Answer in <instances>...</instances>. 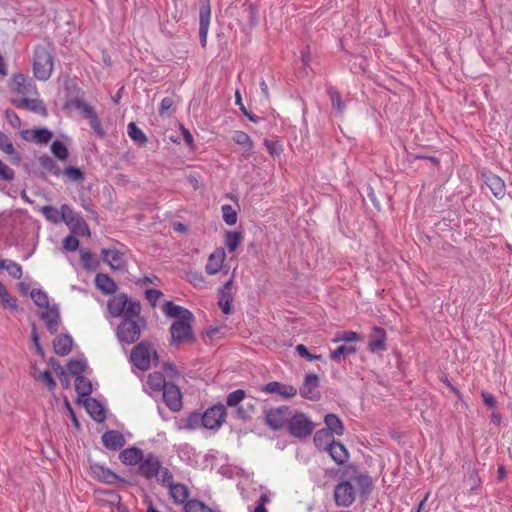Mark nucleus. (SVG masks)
<instances>
[{
    "mask_svg": "<svg viewBox=\"0 0 512 512\" xmlns=\"http://www.w3.org/2000/svg\"><path fill=\"white\" fill-rule=\"evenodd\" d=\"M373 488L372 478L354 463H348L341 469L338 483L334 486L333 500L337 507L348 508L356 500L357 492L367 496Z\"/></svg>",
    "mask_w": 512,
    "mask_h": 512,
    "instance_id": "f257e3e1",
    "label": "nucleus"
},
{
    "mask_svg": "<svg viewBox=\"0 0 512 512\" xmlns=\"http://www.w3.org/2000/svg\"><path fill=\"white\" fill-rule=\"evenodd\" d=\"M53 48L48 45H37L33 53L34 77L40 81H47L53 72Z\"/></svg>",
    "mask_w": 512,
    "mask_h": 512,
    "instance_id": "f03ea898",
    "label": "nucleus"
},
{
    "mask_svg": "<svg viewBox=\"0 0 512 512\" xmlns=\"http://www.w3.org/2000/svg\"><path fill=\"white\" fill-rule=\"evenodd\" d=\"M109 313L113 317H139L141 313V303L130 299L127 294L119 293L114 295L107 302Z\"/></svg>",
    "mask_w": 512,
    "mask_h": 512,
    "instance_id": "7ed1b4c3",
    "label": "nucleus"
},
{
    "mask_svg": "<svg viewBox=\"0 0 512 512\" xmlns=\"http://www.w3.org/2000/svg\"><path fill=\"white\" fill-rule=\"evenodd\" d=\"M145 326L146 320L140 314L139 317H125L116 329L117 339L123 344L136 343L141 336V330Z\"/></svg>",
    "mask_w": 512,
    "mask_h": 512,
    "instance_id": "20e7f679",
    "label": "nucleus"
},
{
    "mask_svg": "<svg viewBox=\"0 0 512 512\" xmlns=\"http://www.w3.org/2000/svg\"><path fill=\"white\" fill-rule=\"evenodd\" d=\"M158 362L159 357L151 343L142 341L131 351L130 361L141 371H147L151 367V356Z\"/></svg>",
    "mask_w": 512,
    "mask_h": 512,
    "instance_id": "39448f33",
    "label": "nucleus"
},
{
    "mask_svg": "<svg viewBox=\"0 0 512 512\" xmlns=\"http://www.w3.org/2000/svg\"><path fill=\"white\" fill-rule=\"evenodd\" d=\"M314 423L303 412L291 413L287 429L295 438L303 439L310 436L314 429Z\"/></svg>",
    "mask_w": 512,
    "mask_h": 512,
    "instance_id": "423d86ee",
    "label": "nucleus"
},
{
    "mask_svg": "<svg viewBox=\"0 0 512 512\" xmlns=\"http://www.w3.org/2000/svg\"><path fill=\"white\" fill-rule=\"evenodd\" d=\"M194 318H183L176 320L171 324V344L178 345L180 343H193L195 336L192 332L191 322Z\"/></svg>",
    "mask_w": 512,
    "mask_h": 512,
    "instance_id": "0eeeda50",
    "label": "nucleus"
},
{
    "mask_svg": "<svg viewBox=\"0 0 512 512\" xmlns=\"http://www.w3.org/2000/svg\"><path fill=\"white\" fill-rule=\"evenodd\" d=\"M265 424L272 430L277 431L287 426L291 416V409L289 406L282 405L276 408L266 409L264 411Z\"/></svg>",
    "mask_w": 512,
    "mask_h": 512,
    "instance_id": "6e6552de",
    "label": "nucleus"
},
{
    "mask_svg": "<svg viewBox=\"0 0 512 512\" xmlns=\"http://www.w3.org/2000/svg\"><path fill=\"white\" fill-rule=\"evenodd\" d=\"M89 471L91 477L98 481L108 485H114L116 483L128 484V481L120 477L118 474L113 472L108 467L101 465L97 462H93L89 459Z\"/></svg>",
    "mask_w": 512,
    "mask_h": 512,
    "instance_id": "1a4fd4ad",
    "label": "nucleus"
},
{
    "mask_svg": "<svg viewBox=\"0 0 512 512\" xmlns=\"http://www.w3.org/2000/svg\"><path fill=\"white\" fill-rule=\"evenodd\" d=\"M227 416L226 408L218 403L209 407L203 414V427L209 430H218L225 422Z\"/></svg>",
    "mask_w": 512,
    "mask_h": 512,
    "instance_id": "9d476101",
    "label": "nucleus"
},
{
    "mask_svg": "<svg viewBox=\"0 0 512 512\" xmlns=\"http://www.w3.org/2000/svg\"><path fill=\"white\" fill-rule=\"evenodd\" d=\"M160 457L152 452L145 454L137 468V474L147 481H151L158 475L161 465Z\"/></svg>",
    "mask_w": 512,
    "mask_h": 512,
    "instance_id": "9b49d317",
    "label": "nucleus"
},
{
    "mask_svg": "<svg viewBox=\"0 0 512 512\" xmlns=\"http://www.w3.org/2000/svg\"><path fill=\"white\" fill-rule=\"evenodd\" d=\"M62 221L71 226L72 232L86 235L89 234V227L86 221L75 213L67 204L62 205Z\"/></svg>",
    "mask_w": 512,
    "mask_h": 512,
    "instance_id": "f8f14e48",
    "label": "nucleus"
},
{
    "mask_svg": "<svg viewBox=\"0 0 512 512\" xmlns=\"http://www.w3.org/2000/svg\"><path fill=\"white\" fill-rule=\"evenodd\" d=\"M319 385V377L316 374H307L299 388L300 396L310 401H318L321 397Z\"/></svg>",
    "mask_w": 512,
    "mask_h": 512,
    "instance_id": "ddd939ff",
    "label": "nucleus"
},
{
    "mask_svg": "<svg viewBox=\"0 0 512 512\" xmlns=\"http://www.w3.org/2000/svg\"><path fill=\"white\" fill-rule=\"evenodd\" d=\"M199 38L202 47L206 46L211 18L210 0H199Z\"/></svg>",
    "mask_w": 512,
    "mask_h": 512,
    "instance_id": "4468645a",
    "label": "nucleus"
},
{
    "mask_svg": "<svg viewBox=\"0 0 512 512\" xmlns=\"http://www.w3.org/2000/svg\"><path fill=\"white\" fill-rule=\"evenodd\" d=\"M162 392L163 401L171 411L178 412L182 409V394L176 384L173 382L168 383Z\"/></svg>",
    "mask_w": 512,
    "mask_h": 512,
    "instance_id": "2eb2a0df",
    "label": "nucleus"
},
{
    "mask_svg": "<svg viewBox=\"0 0 512 512\" xmlns=\"http://www.w3.org/2000/svg\"><path fill=\"white\" fill-rule=\"evenodd\" d=\"M102 260L108 264L109 267L114 271H125L127 263L125 260L124 253L117 249H102L101 251Z\"/></svg>",
    "mask_w": 512,
    "mask_h": 512,
    "instance_id": "dca6fc26",
    "label": "nucleus"
},
{
    "mask_svg": "<svg viewBox=\"0 0 512 512\" xmlns=\"http://www.w3.org/2000/svg\"><path fill=\"white\" fill-rule=\"evenodd\" d=\"M387 335L385 329L374 326L368 339V349L372 353L382 352L386 347Z\"/></svg>",
    "mask_w": 512,
    "mask_h": 512,
    "instance_id": "f3484780",
    "label": "nucleus"
},
{
    "mask_svg": "<svg viewBox=\"0 0 512 512\" xmlns=\"http://www.w3.org/2000/svg\"><path fill=\"white\" fill-rule=\"evenodd\" d=\"M482 179L497 199H502L505 196V182L498 175L488 171L482 173Z\"/></svg>",
    "mask_w": 512,
    "mask_h": 512,
    "instance_id": "a211bd4d",
    "label": "nucleus"
},
{
    "mask_svg": "<svg viewBox=\"0 0 512 512\" xmlns=\"http://www.w3.org/2000/svg\"><path fill=\"white\" fill-rule=\"evenodd\" d=\"M232 285V280H228L225 282L217 291L218 296V306L222 310V312L226 315L231 314L232 312V301L233 296L230 292Z\"/></svg>",
    "mask_w": 512,
    "mask_h": 512,
    "instance_id": "6ab92c4d",
    "label": "nucleus"
},
{
    "mask_svg": "<svg viewBox=\"0 0 512 512\" xmlns=\"http://www.w3.org/2000/svg\"><path fill=\"white\" fill-rule=\"evenodd\" d=\"M326 452L329 453L331 459L338 465H347L350 454L345 445L340 441H332V443L328 445Z\"/></svg>",
    "mask_w": 512,
    "mask_h": 512,
    "instance_id": "aec40b11",
    "label": "nucleus"
},
{
    "mask_svg": "<svg viewBox=\"0 0 512 512\" xmlns=\"http://www.w3.org/2000/svg\"><path fill=\"white\" fill-rule=\"evenodd\" d=\"M101 439L103 445L112 451L121 449L126 443L124 435L118 430H107Z\"/></svg>",
    "mask_w": 512,
    "mask_h": 512,
    "instance_id": "412c9836",
    "label": "nucleus"
},
{
    "mask_svg": "<svg viewBox=\"0 0 512 512\" xmlns=\"http://www.w3.org/2000/svg\"><path fill=\"white\" fill-rule=\"evenodd\" d=\"M40 314L41 319L45 322L47 330L50 334H55L59 328L60 315L58 308L54 306H48Z\"/></svg>",
    "mask_w": 512,
    "mask_h": 512,
    "instance_id": "4be33fe9",
    "label": "nucleus"
},
{
    "mask_svg": "<svg viewBox=\"0 0 512 512\" xmlns=\"http://www.w3.org/2000/svg\"><path fill=\"white\" fill-rule=\"evenodd\" d=\"M144 456L145 454L142 449L133 446L121 450L119 460L127 466H139Z\"/></svg>",
    "mask_w": 512,
    "mask_h": 512,
    "instance_id": "5701e85b",
    "label": "nucleus"
},
{
    "mask_svg": "<svg viewBox=\"0 0 512 512\" xmlns=\"http://www.w3.org/2000/svg\"><path fill=\"white\" fill-rule=\"evenodd\" d=\"M262 391L267 393H277L284 398H292L297 394V389L292 385L283 384L278 381H272L264 385Z\"/></svg>",
    "mask_w": 512,
    "mask_h": 512,
    "instance_id": "b1692460",
    "label": "nucleus"
},
{
    "mask_svg": "<svg viewBox=\"0 0 512 512\" xmlns=\"http://www.w3.org/2000/svg\"><path fill=\"white\" fill-rule=\"evenodd\" d=\"M53 133L47 128H36L22 131V137L27 141H34L39 144L48 143Z\"/></svg>",
    "mask_w": 512,
    "mask_h": 512,
    "instance_id": "393cba45",
    "label": "nucleus"
},
{
    "mask_svg": "<svg viewBox=\"0 0 512 512\" xmlns=\"http://www.w3.org/2000/svg\"><path fill=\"white\" fill-rule=\"evenodd\" d=\"M225 260V251L223 248H217L215 251L209 256L207 264L205 266V270L207 274L214 275L218 273L223 265Z\"/></svg>",
    "mask_w": 512,
    "mask_h": 512,
    "instance_id": "a878e982",
    "label": "nucleus"
},
{
    "mask_svg": "<svg viewBox=\"0 0 512 512\" xmlns=\"http://www.w3.org/2000/svg\"><path fill=\"white\" fill-rule=\"evenodd\" d=\"M163 312L166 316L177 318V320H181L183 318H194L190 310L180 305H176L173 301H166L164 303Z\"/></svg>",
    "mask_w": 512,
    "mask_h": 512,
    "instance_id": "bb28decb",
    "label": "nucleus"
},
{
    "mask_svg": "<svg viewBox=\"0 0 512 512\" xmlns=\"http://www.w3.org/2000/svg\"><path fill=\"white\" fill-rule=\"evenodd\" d=\"M73 339L69 334H60L53 341L54 352L59 356H66L72 350Z\"/></svg>",
    "mask_w": 512,
    "mask_h": 512,
    "instance_id": "cd10ccee",
    "label": "nucleus"
},
{
    "mask_svg": "<svg viewBox=\"0 0 512 512\" xmlns=\"http://www.w3.org/2000/svg\"><path fill=\"white\" fill-rule=\"evenodd\" d=\"M84 405L86 407L87 412L89 415L96 421V422H103L106 418V413L103 405L94 398H87L84 400Z\"/></svg>",
    "mask_w": 512,
    "mask_h": 512,
    "instance_id": "c85d7f7f",
    "label": "nucleus"
},
{
    "mask_svg": "<svg viewBox=\"0 0 512 512\" xmlns=\"http://www.w3.org/2000/svg\"><path fill=\"white\" fill-rule=\"evenodd\" d=\"M95 285L104 295H112L117 290V284L107 274L98 273L95 277Z\"/></svg>",
    "mask_w": 512,
    "mask_h": 512,
    "instance_id": "c756f323",
    "label": "nucleus"
},
{
    "mask_svg": "<svg viewBox=\"0 0 512 512\" xmlns=\"http://www.w3.org/2000/svg\"><path fill=\"white\" fill-rule=\"evenodd\" d=\"M326 93L331 101L332 108L335 111L336 115L343 116L346 109V104L343 101L338 89L334 86L329 85L326 88Z\"/></svg>",
    "mask_w": 512,
    "mask_h": 512,
    "instance_id": "7c9ffc66",
    "label": "nucleus"
},
{
    "mask_svg": "<svg viewBox=\"0 0 512 512\" xmlns=\"http://www.w3.org/2000/svg\"><path fill=\"white\" fill-rule=\"evenodd\" d=\"M169 488V494L176 504H183L189 501V489L185 484L173 483Z\"/></svg>",
    "mask_w": 512,
    "mask_h": 512,
    "instance_id": "2f4dec72",
    "label": "nucleus"
},
{
    "mask_svg": "<svg viewBox=\"0 0 512 512\" xmlns=\"http://www.w3.org/2000/svg\"><path fill=\"white\" fill-rule=\"evenodd\" d=\"M324 423L326 428H323V430H329L331 436H341L344 434V424L336 414L329 413L325 415Z\"/></svg>",
    "mask_w": 512,
    "mask_h": 512,
    "instance_id": "473e14b6",
    "label": "nucleus"
},
{
    "mask_svg": "<svg viewBox=\"0 0 512 512\" xmlns=\"http://www.w3.org/2000/svg\"><path fill=\"white\" fill-rule=\"evenodd\" d=\"M74 387L78 396V402L84 398L87 399L92 393V383L88 378L84 376H78L75 379Z\"/></svg>",
    "mask_w": 512,
    "mask_h": 512,
    "instance_id": "72a5a7b5",
    "label": "nucleus"
},
{
    "mask_svg": "<svg viewBox=\"0 0 512 512\" xmlns=\"http://www.w3.org/2000/svg\"><path fill=\"white\" fill-rule=\"evenodd\" d=\"M0 150L12 156V163L18 164L21 160L20 154L15 150L9 137L0 130Z\"/></svg>",
    "mask_w": 512,
    "mask_h": 512,
    "instance_id": "f704fd0d",
    "label": "nucleus"
},
{
    "mask_svg": "<svg viewBox=\"0 0 512 512\" xmlns=\"http://www.w3.org/2000/svg\"><path fill=\"white\" fill-rule=\"evenodd\" d=\"M335 441L333 436L330 435L329 430H318L313 437V442L317 449L327 451L328 445Z\"/></svg>",
    "mask_w": 512,
    "mask_h": 512,
    "instance_id": "c9c22d12",
    "label": "nucleus"
},
{
    "mask_svg": "<svg viewBox=\"0 0 512 512\" xmlns=\"http://www.w3.org/2000/svg\"><path fill=\"white\" fill-rule=\"evenodd\" d=\"M129 137L140 147L146 146L148 138L145 133L134 123L130 122L127 126Z\"/></svg>",
    "mask_w": 512,
    "mask_h": 512,
    "instance_id": "e433bc0d",
    "label": "nucleus"
},
{
    "mask_svg": "<svg viewBox=\"0 0 512 512\" xmlns=\"http://www.w3.org/2000/svg\"><path fill=\"white\" fill-rule=\"evenodd\" d=\"M169 382L165 380L164 375L161 372L150 373L147 377V385L153 391H162Z\"/></svg>",
    "mask_w": 512,
    "mask_h": 512,
    "instance_id": "4c0bfd02",
    "label": "nucleus"
},
{
    "mask_svg": "<svg viewBox=\"0 0 512 512\" xmlns=\"http://www.w3.org/2000/svg\"><path fill=\"white\" fill-rule=\"evenodd\" d=\"M357 352V348L352 345H341L335 350L330 352L331 360L340 363L342 358H345L349 355L355 354Z\"/></svg>",
    "mask_w": 512,
    "mask_h": 512,
    "instance_id": "58836bf2",
    "label": "nucleus"
},
{
    "mask_svg": "<svg viewBox=\"0 0 512 512\" xmlns=\"http://www.w3.org/2000/svg\"><path fill=\"white\" fill-rule=\"evenodd\" d=\"M242 242V234L238 231H226L225 245L230 253L237 250Z\"/></svg>",
    "mask_w": 512,
    "mask_h": 512,
    "instance_id": "ea45409f",
    "label": "nucleus"
},
{
    "mask_svg": "<svg viewBox=\"0 0 512 512\" xmlns=\"http://www.w3.org/2000/svg\"><path fill=\"white\" fill-rule=\"evenodd\" d=\"M233 141L241 146L245 152H250L253 148L251 137L243 131H235L232 137Z\"/></svg>",
    "mask_w": 512,
    "mask_h": 512,
    "instance_id": "a19ab883",
    "label": "nucleus"
},
{
    "mask_svg": "<svg viewBox=\"0 0 512 512\" xmlns=\"http://www.w3.org/2000/svg\"><path fill=\"white\" fill-rule=\"evenodd\" d=\"M0 303L4 308L16 310L18 304L15 298H13L4 284L0 281Z\"/></svg>",
    "mask_w": 512,
    "mask_h": 512,
    "instance_id": "79ce46f5",
    "label": "nucleus"
},
{
    "mask_svg": "<svg viewBox=\"0 0 512 512\" xmlns=\"http://www.w3.org/2000/svg\"><path fill=\"white\" fill-rule=\"evenodd\" d=\"M200 426L203 427L202 414L197 411H193L187 416L185 424L180 426V429L192 431Z\"/></svg>",
    "mask_w": 512,
    "mask_h": 512,
    "instance_id": "37998d69",
    "label": "nucleus"
},
{
    "mask_svg": "<svg viewBox=\"0 0 512 512\" xmlns=\"http://www.w3.org/2000/svg\"><path fill=\"white\" fill-rule=\"evenodd\" d=\"M154 479H156V481L160 485L167 488L174 483V477L172 472L167 467H164L162 464L160 465V469L158 470V475L154 477Z\"/></svg>",
    "mask_w": 512,
    "mask_h": 512,
    "instance_id": "c03bdc74",
    "label": "nucleus"
},
{
    "mask_svg": "<svg viewBox=\"0 0 512 512\" xmlns=\"http://www.w3.org/2000/svg\"><path fill=\"white\" fill-rule=\"evenodd\" d=\"M67 368L69 373L75 376L76 379L78 376H83L82 374L87 368V363L84 360L70 359L67 363Z\"/></svg>",
    "mask_w": 512,
    "mask_h": 512,
    "instance_id": "a18cd8bd",
    "label": "nucleus"
},
{
    "mask_svg": "<svg viewBox=\"0 0 512 512\" xmlns=\"http://www.w3.org/2000/svg\"><path fill=\"white\" fill-rule=\"evenodd\" d=\"M185 512H214L209 506L199 499H190L184 506Z\"/></svg>",
    "mask_w": 512,
    "mask_h": 512,
    "instance_id": "49530a36",
    "label": "nucleus"
},
{
    "mask_svg": "<svg viewBox=\"0 0 512 512\" xmlns=\"http://www.w3.org/2000/svg\"><path fill=\"white\" fill-rule=\"evenodd\" d=\"M42 214L47 220L52 223H58L62 221V207L60 210L51 205H46L41 208Z\"/></svg>",
    "mask_w": 512,
    "mask_h": 512,
    "instance_id": "de8ad7c7",
    "label": "nucleus"
},
{
    "mask_svg": "<svg viewBox=\"0 0 512 512\" xmlns=\"http://www.w3.org/2000/svg\"><path fill=\"white\" fill-rule=\"evenodd\" d=\"M51 152L57 159H59L61 161L67 160V158L69 156V152H68L66 145L60 140H54L52 142Z\"/></svg>",
    "mask_w": 512,
    "mask_h": 512,
    "instance_id": "09e8293b",
    "label": "nucleus"
},
{
    "mask_svg": "<svg viewBox=\"0 0 512 512\" xmlns=\"http://www.w3.org/2000/svg\"><path fill=\"white\" fill-rule=\"evenodd\" d=\"M72 104L76 109L80 110L88 120L97 115L94 108L82 99L76 98L73 100Z\"/></svg>",
    "mask_w": 512,
    "mask_h": 512,
    "instance_id": "8fccbe9b",
    "label": "nucleus"
},
{
    "mask_svg": "<svg viewBox=\"0 0 512 512\" xmlns=\"http://www.w3.org/2000/svg\"><path fill=\"white\" fill-rule=\"evenodd\" d=\"M246 397V391L243 389H237L229 393L226 397V405L228 407H236L241 405L242 401Z\"/></svg>",
    "mask_w": 512,
    "mask_h": 512,
    "instance_id": "3c124183",
    "label": "nucleus"
},
{
    "mask_svg": "<svg viewBox=\"0 0 512 512\" xmlns=\"http://www.w3.org/2000/svg\"><path fill=\"white\" fill-rule=\"evenodd\" d=\"M14 91L19 94H26L29 92L27 77L24 74H15L12 78Z\"/></svg>",
    "mask_w": 512,
    "mask_h": 512,
    "instance_id": "603ef678",
    "label": "nucleus"
},
{
    "mask_svg": "<svg viewBox=\"0 0 512 512\" xmlns=\"http://www.w3.org/2000/svg\"><path fill=\"white\" fill-rule=\"evenodd\" d=\"M30 296L36 306L46 308L49 305L48 295L41 289H33L30 292Z\"/></svg>",
    "mask_w": 512,
    "mask_h": 512,
    "instance_id": "864d4df0",
    "label": "nucleus"
},
{
    "mask_svg": "<svg viewBox=\"0 0 512 512\" xmlns=\"http://www.w3.org/2000/svg\"><path fill=\"white\" fill-rule=\"evenodd\" d=\"M361 339L360 335L357 332L354 331H342L338 332L336 336L332 339V342L338 343V342H347V343H353L357 342Z\"/></svg>",
    "mask_w": 512,
    "mask_h": 512,
    "instance_id": "5fc2aeb1",
    "label": "nucleus"
},
{
    "mask_svg": "<svg viewBox=\"0 0 512 512\" xmlns=\"http://www.w3.org/2000/svg\"><path fill=\"white\" fill-rule=\"evenodd\" d=\"M62 174L67 178V180L72 182L82 181L85 178L83 171L80 168L69 166L64 168Z\"/></svg>",
    "mask_w": 512,
    "mask_h": 512,
    "instance_id": "6e6d98bb",
    "label": "nucleus"
},
{
    "mask_svg": "<svg viewBox=\"0 0 512 512\" xmlns=\"http://www.w3.org/2000/svg\"><path fill=\"white\" fill-rule=\"evenodd\" d=\"M235 104L239 107L243 115H245L251 122L258 123L261 120L260 117L247 110L246 104H243L241 94L238 90L235 93Z\"/></svg>",
    "mask_w": 512,
    "mask_h": 512,
    "instance_id": "4d7b16f0",
    "label": "nucleus"
},
{
    "mask_svg": "<svg viewBox=\"0 0 512 512\" xmlns=\"http://www.w3.org/2000/svg\"><path fill=\"white\" fill-rule=\"evenodd\" d=\"M221 210H222L223 220H224V222L226 224H228L230 226L236 224V222H237V213L232 208L231 205L225 204V205L222 206Z\"/></svg>",
    "mask_w": 512,
    "mask_h": 512,
    "instance_id": "13d9d810",
    "label": "nucleus"
},
{
    "mask_svg": "<svg viewBox=\"0 0 512 512\" xmlns=\"http://www.w3.org/2000/svg\"><path fill=\"white\" fill-rule=\"evenodd\" d=\"M4 269L13 279H20L23 275L22 266L12 260H7Z\"/></svg>",
    "mask_w": 512,
    "mask_h": 512,
    "instance_id": "bf43d9fd",
    "label": "nucleus"
},
{
    "mask_svg": "<svg viewBox=\"0 0 512 512\" xmlns=\"http://www.w3.org/2000/svg\"><path fill=\"white\" fill-rule=\"evenodd\" d=\"M37 380L39 381H43L46 383L49 391L51 392H54L55 389H56V382L54 380V378L52 377V374L49 370H45L43 372H41L37 377H36Z\"/></svg>",
    "mask_w": 512,
    "mask_h": 512,
    "instance_id": "052dcab7",
    "label": "nucleus"
},
{
    "mask_svg": "<svg viewBox=\"0 0 512 512\" xmlns=\"http://www.w3.org/2000/svg\"><path fill=\"white\" fill-rule=\"evenodd\" d=\"M81 261L85 268H92L98 265V262L95 260L94 255L87 250H81Z\"/></svg>",
    "mask_w": 512,
    "mask_h": 512,
    "instance_id": "680f3d73",
    "label": "nucleus"
},
{
    "mask_svg": "<svg viewBox=\"0 0 512 512\" xmlns=\"http://www.w3.org/2000/svg\"><path fill=\"white\" fill-rule=\"evenodd\" d=\"M295 349L299 356L309 361L320 360L322 358V355L311 354L303 344H298Z\"/></svg>",
    "mask_w": 512,
    "mask_h": 512,
    "instance_id": "e2e57ef3",
    "label": "nucleus"
},
{
    "mask_svg": "<svg viewBox=\"0 0 512 512\" xmlns=\"http://www.w3.org/2000/svg\"><path fill=\"white\" fill-rule=\"evenodd\" d=\"M89 124L99 138H104L106 136V132L102 127L101 120L99 119L98 115H95L89 119Z\"/></svg>",
    "mask_w": 512,
    "mask_h": 512,
    "instance_id": "0e129e2a",
    "label": "nucleus"
},
{
    "mask_svg": "<svg viewBox=\"0 0 512 512\" xmlns=\"http://www.w3.org/2000/svg\"><path fill=\"white\" fill-rule=\"evenodd\" d=\"M14 178V170L0 160V179L5 181H12Z\"/></svg>",
    "mask_w": 512,
    "mask_h": 512,
    "instance_id": "69168bd1",
    "label": "nucleus"
},
{
    "mask_svg": "<svg viewBox=\"0 0 512 512\" xmlns=\"http://www.w3.org/2000/svg\"><path fill=\"white\" fill-rule=\"evenodd\" d=\"M64 249L69 252H74L79 247V240L75 236L69 235L66 236L63 240Z\"/></svg>",
    "mask_w": 512,
    "mask_h": 512,
    "instance_id": "338daca9",
    "label": "nucleus"
},
{
    "mask_svg": "<svg viewBox=\"0 0 512 512\" xmlns=\"http://www.w3.org/2000/svg\"><path fill=\"white\" fill-rule=\"evenodd\" d=\"M5 117L8 121V123L13 127V128H19L21 126V120L19 118V116L17 115V113L12 110V109H7L5 111Z\"/></svg>",
    "mask_w": 512,
    "mask_h": 512,
    "instance_id": "774afa93",
    "label": "nucleus"
}]
</instances>
